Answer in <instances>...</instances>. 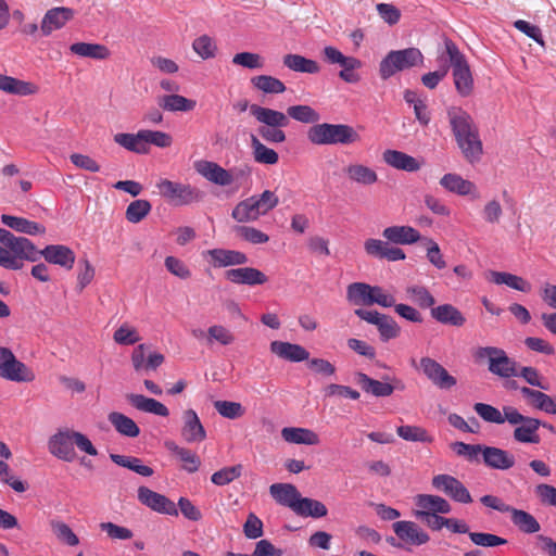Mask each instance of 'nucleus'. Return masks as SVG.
<instances>
[{"instance_id":"nucleus-1","label":"nucleus","mask_w":556,"mask_h":556,"mask_svg":"<svg viewBox=\"0 0 556 556\" xmlns=\"http://www.w3.org/2000/svg\"><path fill=\"white\" fill-rule=\"evenodd\" d=\"M0 243L4 245H0V266L7 269H21L22 260L37 262L42 256L49 264L70 270L76 260L74 251L67 245L50 244L38 250L29 239L16 237L4 228H0Z\"/></svg>"},{"instance_id":"nucleus-2","label":"nucleus","mask_w":556,"mask_h":556,"mask_svg":"<svg viewBox=\"0 0 556 556\" xmlns=\"http://www.w3.org/2000/svg\"><path fill=\"white\" fill-rule=\"evenodd\" d=\"M444 51L439 54L438 61L447 60L452 68V76L456 92L467 98L472 94L475 81L470 70V65L465 54L459 50L457 45L450 38H444Z\"/></svg>"},{"instance_id":"nucleus-3","label":"nucleus","mask_w":556,"mask_h":556,"mask_svg":"<svg viewBox=\"0 0 556 556\" xmlns=\"http://www.w3.org/2000/svg\"><path fill=\"white\" fill-rule=\"evenodd\" d=\"M306 135L308 141L315 146L352 144L361 139L357 131L346 124H315L308 128Z\"/></svg>"},{"instance_id":"nucleus-4","label":"nucleus","mask_w":556,"mask_h":556,"mask_svg":"<svg viewBox=\"0 0 556 556\" xmlns=\"http://www.w3.org/2000/svg\"><path fill=\"white\" fill-rule=\"evenodd\" d=\"M424 54L418 48H406L390 51L379 64V74L382 79H389L397 72L409 70L424 64Z\"/></svg>"},{"instance_id":"nucleus-5","label":"nucleus","mask_w":556,"mask_h":556,"mask_svg":"<svg viewBox=\"0 0 556 556\" xmlns=\"http://www.w3.org/2000/svg\"><path fill=\"white\" fill-rule=\"evenodd\" d=\"M504 410L507 415V422L515 426L513 438L516 442L522 444H539L541 442L539 434L540 419L522 415L514 406H504Z\"/></svg>"},{"instance_id":"nucleus-6","label":"nucleus","mask_w":556,"mask_h":556,"mask_svg":"<svg viewBox=\"0 0 556 556\" xmlns=\"http://www.w3.org/2000/svg\"><path fill=\"white\" fill-rule=\"evenodd\" d=\"M475 355L478 359H486L488 370L498 378H513L518 374V363L501 348L482 346Z\"/></svg>"},{"instance_id":"nucleus-7","label":"nucleus","mask_w":556,"mask_h":556,"mask_svg":"<svg viewBox=\"0 0 556 556\" xmlns=\"http://www.w3.org/2000/svg\"><path fill=\"white\" fill-rule=\"evenodd\" d=\"M159 193L174 205H188L199 202L203 192L190 185L175 182L168 179H161L156 184Z\"/></svg>"},{"instance_id":"nucleus-8","label":"nucleus","mask_w":556,"mask_h":556,"mask_svg":"<svg viewBox=\"0 0 556 556\" xmlns=\"http://www.w3.org/2000/svg\"><path fill=\"white\" fill-rule=\"evenodd\" d=\"M0 377L13 382H31L34 371L18 361L9 348L0 346Z\"/></svg>"},{"instance_id":"nucleus-9","label":"nucleus","mask_w":556,"mask_h":556,"mask_svg":"<svg viewBox=\"0 0 556 556\" xmlns=\"http://www.w3.org/2000/svg\"><path fill=\"white\" fill-rule=\"evenodd\" d=\"M412 366L420 369L424 375L439 389L448 390L456 386L457 380L435 359L425 356L420 358L419 366L415 358L412 359Z\"/></svg>"},{"instance_id":"nucleus-10","label":"nucleus","mask_w":556,"mask_h":556,"mask_svg":"<svg viewBox=\"0 0 556 556\" xmlns=\"http://www.w3.org/2000/svg\"><path fill=\"white\" fill-rule=\"evenodd\" d=\"M195 170L208 181L218 186H229L233 182V174L244 176L250 174V168L227 170L217 163L211 161H199L194 164Z\"/></svg>"},{"instance_id":"nucleus-11","label":"nucleus","mask_w":556,"mask_h":556,"mask_svg":"<svg viewBox=\"0 0 556 556\" xmlns=\"http://www.w3.org/2000/svg\"><path fill=\"white\" fill-rule=\"evenodd\" d=\"M432 486L455 502L463 504L472 502L471 495L464 483L451 475L441 473L434 476L432 478Z\"/></svg>"},{"instance_id":"nucleus-12","label":"nucleus","mask_w":556,"mask_h":556,"mask_svg":"<svg viewBox=\"0 0 556 556\" xmlns=\"http://www.w3.org/2000/svg\"><path fill=\"white\" fill-rule=\"evenodd\" d=\"M74 430L62 429L50 437L48 441L49 452L64 462H73L76 457L74 448Z\"/></svg>"},{"instance_id":"nucleus-13","label":"nucleus","mask_w":556,"mask_h":556,"mask_svg":"<svg viewBox=\"0 0 556 556\" xmlns=\"http://www.w3.org/2000/svg\"><path fill=\"white\" fill-rule=\"evenodd\" d=\"M138 500L141 504L156 513L178 516V509L174 502L165 495L154 492L147 486H139Z\"/></svg>"},{"instance_id":"nucleus-14","label":"nucleus","mask_w":556,"mask_h":556,"mask_svg":"<svg viewBox=\"0 0 556 556\" xmlns=\"http://www.w3.org/2000/svg\"><path fill=\"white\" fill-rule=\"evenodd\" d=\"M74 17V10L66 7H56L48 10L41 21L40 30L43 36L61 29Z\"/></svg>"},{"instance_id":"nucleus-15","label":"nucleus","mask_w":556,"mask_h":556,"mask_svg":"<svg viewBox=\"0 0 556 556\" xmlns=\"http://www.w3.org/2000/svg\"><path fill=\"white\" fill-rule=\"evenodd\" d=\"M355 379L365 393L377 397H387L390 396L395 389H404V384L400 380H395L397 384L393 386L388 382L372 379L364 372H356Z\"/></svg>"},{"instance_id":"nucleus-16","label":"nucleus","mask_w":556,"mask_h":556,"mask_svg":"<svg viewBox=\"0 0 556 556\" xmlns=\"http://www.w3.org/2000/svg\"><path fill=\"white\" fill-rule=\"evenodd\" d=\"M483 464L496 470H508L516 464L515 456L506 450L484 445L482 450Z\"/></svg>"},{"instance_id":"nucleus-17","label":"nucleus","mask_w":556,"mask_h":556,"mask_svg":"<svg viewBox=\"0 0 556 556\" xmlns=\"http://www.w3.org/2000/svg\"><path fill=\"white\" fill-rule=\"evenodd\" d=\"M390 242H384L379 239H367L364 242L365 252L374 257L396 262L405 260L404 251L396 247L389 245Z\"/></svg>"},{"instance_id":"nucleus-18","label":"nucleus","mask_w":556,"mask_h":556,"mask_svg":"<svg viewBox=\"0 0 556 556\" xmlns=\"http://www.w3.org/2000/svg\"><path fill=\"white\" fill-rule=\"evenodd\" d=\"M464 157L471 164L480 161L483 153L482 141L478 128H475L460 137L455 138Z\"/></svg>"},{"instance_id":"nucleus-19","label":"nucleus","mask_w":556,"mask_h":556,"mask_svg":"<svg viewBox=\"0 0 556 556\" xmlns=\"http://www.w3.org/2000/svg\"><path fill=\"white\" fill-rule=\"evenodd\" d=\"M181 437L188 443L202 442L206 438V431L193 409H187L182 414Z\"/></svg>"},{"instance_id":"nucleus-20","label":"nucleus","mask_w":556,"mask_h":556,"mask_svg":"<svg viewBox=\"0 0 556 556\" xmlns=\"http://www.w3.org/2000/svg\"><path fill=\"white\" fill-rule=\"evenodd\" d=\"M225 278L236 285L257 286L267 282V276L257 268L240 267L225 271Z\"/></svg>"},{"instance_id":"nucleus-21","label":"nucleus","mask_w":556,"mask_h":556,"mask_svg":"<svg viewBox=\"0 0 556 556\" xmlns=\"http://www.w3.org/2000/svg\"><path fill=\"white\" fill-rule=\"evenodd\" d=\"M250 114L262 124L261 127L288 126L290 123L287 113L258 104H251Z\"/></svg>"},{"instance_id":"nucleus-22","label":"nucleus","mask_w":556,"mask_h":556,"mask_svg":"<svg viewBox=\"0 0 556 556\" xmlns=\"http://www.w3.org/2000/svg\"><path fill=\"white\" fill-rule=\"evenodd\" d=\"M392 528L399 539L414 545H422L430 540L428 533L413 521H396Z\"/></svg>"},{"instance_id":"nucleus-23","label":"nucleus","mask_w":556,"mask_h":556,"mask_svg":"<svg viewBox=\"0 0 556 556\" xmlns=\"http://www.w3.org/2000/svg\"><path fill=\"white\" fill-rule=\"evenodd\" d=\"M270 352L282 359L293 363L307 361L309 358L308 351L302 345L278 340L270 343Z\"/></svg>"},{"instance_id":"nucleus-24","label":"nucleus","mask_w":556,"mask_h":556,"mask_svg":"<svg viewBox=\"0 0 556 556\" xmlns=\"http://www.w3.org/2000/svg\"><path fill=\"white\" fill-rule=\"evenodd\" d=\"M382 160L389 166L408 173L417 172L421 167V163L417 159L397 150H386L382 153Z\"/></svg>"},{"instance_id":"nucleus-25","label":"nucleus","mask_w":556,"mask_h":556,"mask_svg":"<svg viewBox=\"0 0 556 556\" xmlns=\"http://www.w3.org/2000/svg\"><path fill=\"white\" fill-rule=\"evenodd\" d=\"M447 118L454 137H460L466 132L477 128L469 113L459 106H451L447 109Z\"/></svg>"},{"instance_id":"nucleus-26","label":"nucleus","mask_w":556,"mask_h":556,"mask_svg":"<svg viewBox=\"0 0 556 556\" xmlns=\"http://www.w3.org/2000/svg\"><path fill=\"white\" fill-rule=\"evenodd\" d=\"M205 255L211 257L214 267L244 265L249 261L243 252L236 250L212 249L207 250Z\"/></svg>"},{"instance_id":"nucleus-27","label":"nucleus","mask_w":556,"mask_h":556,"mask_svg":"<svg viewBox=\"0 0 556 556\" xmlns=\"http://www.w3.org/2000/svg\"><path fill=\"white\" fill-rule=\"evenodd\" d=\"M271 497L279 504L291 508L295 513L300 492L291 483H274L269 486Z\"/></svg>"},{"instance_id":"nucleus-28","label":"nucleus","mask_w":556,"mask_h":556,"mask_svg":"<svg viewBox=\"0 0 556 556\" xmlns=\"http://www.w3.org/2000/svg\"><path fill=\"white\" fill-rule=\"evenodd\" d=\"M126 400L132 407L140 412L161 417H167L169 415L168 408L163 403L142 394L128 393L126 394Z\"/></svg>"},{"instance_id":"nucleus-29","label":"nucleus","mask_w":556,"mask_h":556,"mask_svg":"<svg viewBox=\"0 0 556 556\" xmlns=\"http://www.w3.org/2000/svg\"><path fill=\"white\" fill-rule=\"evenodd\" d=\"M431 317L438 323L453 327H463L466 324L464 314L452 304H441L432 307Z\"/></svg>"},{"instance_id":"nucleus-30","label":"nucleus","mask_w":556,"mask_h":556,"mask_svg":"<svg viewBox=\"0 0 556 556\" xmlns=\"http://www.w3.org/2000/svg\"><path fill=\"white\" fill-rule=\"evenodd\" d=\"M383 238L393 244H413L420 239L417 229L410 226H390L383 229Z\"/></svg>"},{"instance_id":"nucleus-31","label":"nucleus","mask_w":556,"mask_h":556,"mask_svg":"<svg viewBox=\"0 0 556 556\" xmlns=\"http://www.w3.org/2000/svg\"><path fill=\"white\" fill-rule=\"evenodd\" d=\"M415 504L418 507L416 511L429 514H450L452 511L451 504L439 495L418 494L415 497Z\"/></svg>"},{"instance_id":"nucleus-32","label":"nucleus","mask_w":556,"mask_h":556,"mask_svg":"<svg viewBox=\"0 0 556 556\" xmlns=\"http://www.w3.org/2000/svg\"><path fill=\"white\" fill-rule=\"evenodd\" d=\"M440 185L450 192L456 193L458 195H470L473 194L475 198L478 194H475L477 191L476 185L470 180L464 179L462 176L457 174H445L440 179Z\"/></svg>"},{"instance_id":"nucleus-33","label":"nucleus","mask_w":556,"mask_h":556,"mask_svg":"<svg viewBox=\"0 0 556 556\" xmlns=\"http://www.w3.org/2000/svg\"><path fill=\"white\" fill-rule=\"evenodd\" d=\"M348 178L362 186H371L378 181V174L369 166L354 163L344 168Z\"/></svg>"},{"instance_id":"nucleus-34","label":"nucleus","mask_w":556,"mask_h":556,"mask_svg":"<svg viewBox=\"0 0 556 556\" xmlns=\"http://www.w3.org/2000/svg\"><path fill=\"white\" fill-rule=\"evenodd\" d=\"M281 437L294 444L317 445L320 442L318 434L306 428L286 427L281 430Z\"/></svg>"},{"instance_id":"nucleus-35","label":"nucleus","mask_w":556,"mask_h":556,"mask_svg":"<svg viewBox=\"0 0 556 556\" xmlns=\"http://www.w3.org/2000/svg\"><path fill=\"white\" fill-rule=\"evenodd\" d=\"M1 222L9 228L30 236L46 232V228L41 224L23 217L3 214L1 215Z\"/></svg>"},{"instance_id":"nucleus-36","label":"nucleus","mask_w":556,"mask_h":556,"mask_svg":"<svg viewBox=\"0 0 556 556\" xmlns=\"http://www.w3.org/2000/svg\"><path fill=\"white\" fill-rule=\"evenodd\" d=\"M0 90L10 94L29 96L36 93L38 88L31 83L0 74Z\"/></svg>"},{"instance_id":"nucleus-37","label":"nucleus","mask_w":556,"mask_h":556,"mask_svg":"<svg viewBox=\"0 0 556 556\" xmlns=\"http://www.w3.org/2000/svg\"><path fill=\"white\" fill-rule=\"evenodd\" d=\"M283 65L298 73L317 74L320 72L319 64L300 54L289 53L282 59Z\"/></svg>"},{"instance_id":"nucleus-38","label":"nucleus","mask_w":556,"mask_h":556,"mask_svg":"<svg viewBox=\"0 0 556 556\" xmlns=\"http://www.w3.org/2000/svg\"><path fill=\"white\" fill-rule=\"evenodd\" d=\"M114 141L124 149L138 154H147L149 152V148L144 146L143 130H139L137 134H116Z\"/></svg>"},{"instance_id":"nucleus-39","label":"nucleus","mask_w":556,"mask_h":556,"mask_svg":"<svg viewBox=\"0 0 556 556\" xmlns=\"http://www.w3.org/2000/svg\"><path fill=\"white\" fill-rule=\"evenodd\" d=\"M109 421L122 435L136 438L140 433L138 425L123 413L112 412L108 416Z\"/></svg>"},{"instance_id":"nucleus-40","label":"nucleus","mask_w":556,"mask_h":556,"mask_svg":"<svg viewBox=\"0 0 556 556\" xmlns=\"http://www.w3.org/2000/svg\"><path fill=\"white\" fill-rule=\"evenodd\" d=\"M490 275V281L496 283V285H506L511 289L521 291V292H530L531 291V285L527 280H525L522 277L513 275L510 273L505 271H495L491 270L489 273Z\"/></svg>"},{"instance_id":"nucleus-41","label":"nucleus","mask_w":556,"mask_h":556,"mask_svg":"<svg viewBox=\"0 0 556 556\" xmlns=\"http://www.w3.org/2000/svg\"><path fill=\"white\" fill-rule=\"evenodd\" d=\"M70 50L76 55L94 60H105L110 55L109 49L100 43L76 42L71 45Z\"/></svg>"},{"instance_id":"nucleus-42","label":"nucleus","mask_w":556,"mask_h":556,"mask_svg":"<svg viewBox=\"0 0 556 556\" xmlns=\"http://www.w3.org/2000/svg\"><path fill=\"white\" fill-rule=\"evenodd\" d=\"M511 522L523 533L532 534L541 530L539 521L530 513L513 507Z\"/></svg>"},{"instance_id":"nucleus-43","label":"nucleus","mask_w":556,"mask_h":556,"mask_svg":"<svg viewBox=\"0 0 556 556\" xmlns=\"http://www.w3.org/2000/svg\"><path fill=\"white\" fill-rule=\"evenodd\" d=\"M251 148L254 161L260 164L265 165H275L279 161L278 153L265 146L261 140L255 136L251 135Z\"/></svg>"},{"instance_id":"nucleus-44","label":"nucleus","mask_w":556,"mask_h":556,"mask_svg":"<svg viewBox=\"0 0 556 556\" xmlns=\"http://www.w3.org/2000/svg\"><path fill=\"white\" fill-rule=\"evenodd\" d=\"M252 86L265 94H279L286 91V85L270 75H258L251 78Z\"/></svg>"},{"instance_id":"nucleus-45","label":"nucleus","mask_w":556,"mask_h":556,"mask_svg":"<svg viewBox=\"0 0 556 556\" xmlns=\"http://www.w3.org/2000/svg\"><path fill=\"white\" fill-rule=\"evenodd\" d=\"M159 105L168 112H189L195 108V101L179 94H168L159 98Z\"/></svg>"},{"instance_id":"nucleus-46","label":"nucleus","mask_w":556,"mask_h":556,"mask_svg":"<svg viewBox=\"0 0 556 556\" xmlns=\"http://www.w3.org/2000/svg\"><path fill=\"white\" fill-rule=\"evenodd\" d=\"M327 513L328 509L324 503L302 496H300L295 508V514L302 517L321 518L325 517Z\"/></svg>"},{"instance_id":"nucleus-47","label":"nucleus","mask_w":556,"mask_h":556,"mask_svg":"<svg viewBox=\"0 0 556 556\" xmlns=\"http://www.w3.org/2000/svg\"><path fill=\"white\" fill-rule=\"evenodd\" d=\"M346 299L354 305H371V286L365 282L349 285Z\"/></svg>"},{"instance_id":"nucleus-48","label":"nucleus","mask_w":556,"mask_h":556,"mask_svg":"<svg viewBox=\"0 0 556 556\" xmlns=\"http://www.w3.org/2000/svg\"><path fill=\"white\" fill-rule=\"evenodd\" d=\"M231 216L238 223H248L256 220L261 213L254 203V198L250 197L233 207Z\"/></svg>"},{"instance_id":"nucleus-49","label":"nucleus","mask_w":556,"mask_h":556,"mask_svg":"<svg viewBox=\"0 0 556 556\" xmlns=\"http://www.w3.org/2000/svg\"><path fill=\"white\" fill-rule=\"evenodd\" d=\"M288 118H292L296 122L304 124H318L320 114L309 105L298 104L291 105L287 109Z\"/></svg>"},{"instance_id":"nucleus-50","label":"nucleus","mask_w":556,"mask_h":556,"mask_svg":"<svg viewBox=\"0 0 556 556\" xmlns=\"http://www.w3.org/2000/svg\"><path fill=\"white\" fill-rule=\"evenodd\" d=\"M110 458L116 465L128 468L143 477H150L154 472L151 467L141 464V460L137 457L111 454Z\"/></svg>"},{"instance_id":"nucleus-51","label":"nucleus","mask_w":556,"mask_h":556,"mask_svg":"<svg viewBox=\"0 0 556 556\" xmlns=\"http://www.w3.org/2000/svg\"><path fill=\"white\" fill-rule=\"evenodd\" d=\"M407 296L420 308H432L435 299L424 286H409L406 288Z\"/></svg>"},{"instance_id":"nucleus-52","label":"nucleus","mask_w":556,"mask_h":556,"mask_svg":"<svg viewBox=\"0 0 556 556\" xmlns=\"http://www.w3.org/2000/svg\"><path fill=\"white\" fill-rule=\"evenodd\" d=\"M397 435L405 441L409 442H421V443H430L432 442V437L429 435L428 431L418 426H400L396 429Z\"/></svg>"},{"instance_id":"nucleus-53","label":"nucleus","mask_w":556,"mask_h":556,"mask_svg":"<svg viewBox=\"0 0 556 556\" xmlns=\"http://www.w3.org/2000/svg\"><path fill=\"white\" fill-rule=\"evenodd\" d=\"M475 412L486 422L497 424L502 425L505 421H507V415L506 412L503 409V413L485 403H476L473 406Z\"/></svg>"},{"instance_id":"nucleus-54","label":"nucleus","mask_w":556,"mask_h":556,"mask_svg":"<svg viewBox=\"0 0 556 556\" xmlns=\"http://www.w3.org/2000/svg\"><path fill=\"white\" fill-rule=\"evenodd\" d=\"M151 203L148 200H135L126 208V219L132 224L140 223L151 212Z\"/></svg>"},{"instance_id":"nucleus-55","label":"nucleus","mask_w":556,"mask_h":556,"mask_svg":"<svg viewBox=\"0 0 556 556\" xmlns=\"http://www.w3.org/2000/svg\"><path fill=\"white\" fill-rule=\"evenodd\" d=\"M452 450L458 455L465 457L470 463H478L482 457L483 444H468L464 442H454Z\"/></svg>"},{"instance_id":"nucleus-56","label":"nucleus","mask_w":556,"mask_h":556,"mask_svg":"<svg viewBox=\"0 0 556 556\" xmlns=\"http://www.w3.org/2000/svg\"><path fill=\"white\" fill-rule=\"evenodd\" d=\"M361 60L354 56H346V59L340 64L342 70L339 72V77L349 84L358 83L361 76L356 73V70L362 67Z\"/></svg>"},{"instance_id":"nucleus-57","label":"nucleus","mask_w":556,"mask_h":556,"mask_svg":"<svg viewBox=\"0 0 556 556\" xmlns=\"http://www.w3.org/2000/svg\"><path fill=\"white\" fill-rule=\"evenodd\" d=\"M242 470L243 466L241 464L224 467L212 475L211 481L218 486L229 484L242 475Z\"/></svg>"},{"instance_id":"nucleus-58","label":"nucleus","mask_w":556,"mask_h":556,"mask_svg":"<svg viewBox=\"0 0 556 556\" xmlns=\"http://www.w3.org/2000/svg\"><path fill=\"white\" fill-rule=\"evenodd\" d=\"M516 377L522 378L527 383L532 387L540 388L541 390H549V384L540 375L539 370L531 366H518V374Z\"/></svg>"},{"instance_id":"nucleus-59","label":"nucleus","mask_w":556,"mask_h":556,"mask_svg":"<svg viewBox=\"0 0 556 556\" xmlns=\"http://www.w3.org/2000/svg\"><path fill=\"white\" fill-rule=\"evenodd\" d=\"M214 407L217 413L228 419H237L244 415V407L238 402L231 401H216L214 402Z\"/></svg>"},{"instance_id":"nucleus-60","label":"nucleus","mask_w":556,"mask_h":556,"mask_svg":"<svg viewBox=\"0 0 556 556\" xmlns=\"http://www.w3.org/2000/svg\"><path fill=\"white\" fill-rule=\"evenodd\" d=\"M192 48L203 60L214 58L217 51L214 40L207 35H202L195 38L193 40Z\"/></svg>"},{"instance_id":"nucleus-61","label":"nucleus","mask_w":556,"mask_h":556,"mask_svg":"<svg viewBox=\"0 0 556 556\" xmlns=\"http://www.w3.org/2000/svg\"><path fill=\"white\" fill-rule=\"evenodd\" d=\"M206 341L207 344L218 342L222 345H229L233 343L235 336L226 327L220 325H213L207 329Z\"/></svg>"},{"instance_id":"nucleus-62","label":"nucleus","mask_w":556,"mask_h":556,"mask_svg":"<svg viewBox=\"0 0 556 556\" xmlns=\"http://www.w3.org/2000/svg\"><path fill=\"white\" fill-rule=\"evenodd\" d=\"M380 339L383 342H388L391 339H395L400 336L401 328L397 323L389 315L382 317V319L377 325Z\"/></svg>"},{"instance_id":"nucleus-63","label":"nucleus","mask_w":556,"mask_h":556,"mask_svg":"<svg viewBox=\"0 0 556 556\" xmlns=\"http://www.w3.org/2000/svg\"><path fill=\"white\" fill-rule=\"evenodd\" d=\"M51 528L56 538L68 546L79 544L78 536L73 532L68 525L62 521H51Z\"/></svg>"},{"instance_id":"nucleus-64","label":"nucleus","mask_w":556,"mask_h":556,"mask_svg":"<svg viewBox=\"0 0 556 556\" xmlns=\"http://www.w3.org/2000/svg\"><path fill=\"white\" fill-rule=\"evenodd\" d=\"M232 63L249 70H260L264 66V59L257 53L240 52L235 54Z\"/></svg>"}]
</instances>
